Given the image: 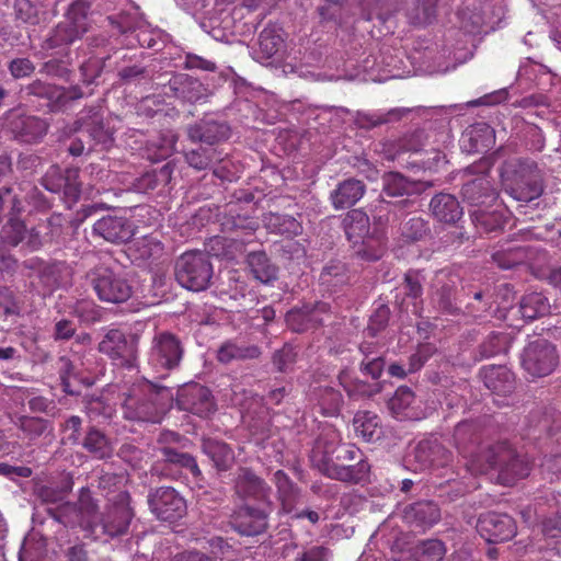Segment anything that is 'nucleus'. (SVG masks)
<instances>
[{
  "label": "nucleus",
  "instance_id": "nucleus-18",
  "mask_svg": "<svg viewBox=\"0 0 561 561\" xmlns=\"http://www.w3.org/2000/svg\"><path fill=\"white\" fill-rule=\"evenodd\" d=\"M285 32L278 24H267L259 34L257 49L252 57L259 62L282 59L285 51Z\"/></svg>",
  "mask_w": 561,
  "mask_h": 561
},
{
  "label": "nucleus",
  "instance_id": "nucleus-5",
  "mask_svg": "<svg viewBox=\"0 0 561 561\" xmlns=\"http://www.w3.org/2000/svg\"><path fill=\"white\" fill-rule=\"evenodd\" d=\"M178 283L190 290L206 289L214 275L209 253L203 251H186L178 257L174 265Z\"/></svg>",
  "mask_w": 561,
  "mask_h": 561
},
{
  "label": "nucleus",
  "instance_id": "nucleus-43",
  "mask_svg": "<svg viewBox=\"0 0 561 561\" xmlns=\"http://www.w3.org/2000/svg\"><path fill=\"white\" fill-rule=\"evenodd\" d=\"M353 247L356 255L360 259L366 261H377L385 252L386 241L383 234L375 229L367 237L360 239L357 245Z\"/></svg>",
  "mask_w": 561,
  "mask_h": 561
},
{
  "label": "nucleus",
  "instance_id": "nucleus-15",
  "mask_svg": "<svg viewBox=\"0 0 561 561\" xmlns=\"http://www.w3.org/2000/svg\"><path fill=\"white\" fill-rule=\"evenodd\" d=\"M477 531L489 543H497L514 538L517 527L510 515L488 512L479 517Z\"/></svg>",
  "mask_w": 561,
  "mask_h": 561
},
{
  "label": "nucleus",
  "instance_id": "nucleus-52",
  "mask_svg": "<svg viewBox=\"0 0 561 561\" xmlns=\"http://www.w3.org/2000/svg\"><path fill=\"white\" fill-rule=\"evenodd\" d=\"M439 0H414L408 11L410 23L415 26L428 25L436 19Z\"/></svg>",
  "mask_w": 561,
  "mask_h": 561
},
{
  "label": "nucleus",
  "instance_id": "nucleus-8",
  "mask_svg": "<svg viewBox=\"0 0 561 561\" xmlns=\"http://www.w3.org/2000/svg\"><path fill=\"white\" fill-rule=\"evenodd\" d=\"M87 280L103 302L122 304L133 295L129 282L121 273L105 265H98L89 271Z\"/></svg>",
  "mask_w": 561,
  "mask_h": 561
},
{
  "label": "nucleus",
  "instance_id": "nucleus-25",
  "mask_svg": "<svg viewBox=\"0 0 561 561\" xmlns=\"http://www.w3.org/2000/svg\"><path fill=\"white\" fill-rule=\"evenodd\" d=\"M461 194L463 199L473 206L490 205L497 198V193L486 174L466 182L461 187Z\"/></svg>",
  "mask_w": 561,
  "mask_h": 561
},
{
  "label": "nucleus",
  "instance_id": "nucleus-38",
  "mask_svg": "<svg viewBox=\"0 0 561 561\" xmlns=\"http://www.w3.org/2000/svg\"><path fill=\"white\" fill-rule=\"evenodd\" d=\"M274 482L277 488L282 510L287 514L291 513L300 496L299 488L283 470H277L274 473Z\"/></svg>",
  "mask_w": 561,
  "mask_h": 561
},
{
  "label": "nucleus",
  "instance_id": "nucleus-35",
  "mask_svg": "<svg viewBox=\"0 0 561 561\" xmlns=\"http://www.w3.org/2000/svg\"><path fill=\"white\" fill-rule=\"evenodd\" d=\"M82 446L93 458L99 460L108 459L114 453L111 439L94 426L88 430Z\"/></svg>",
  "mask_w": 561,
  "mask_h": 561
},
{
  "label": "nucleus",
  "instance_id": "nucleus-31",
  "mask_svg": "<svg viewBox=\"0 0 561 561\" xmlns=\"http://www.w3.org/2000/svg\"><path fill=\"white\" fill-rule=\"evenodd\" d=\"M365 185L362 181L348 179L340 183L331 192L330 199L335 209H344L355 205L364 195Z\"/></svg>",
  "mask_w": 561,
  "mask_h": 561
},
{
  "label": "nucleus",
  "instance_id": "nucleus-64",
  "mask_svg": "<svg viewBox=\"0 0 561 561\" xmlns=\"http://www.w3.org/2000/svg\"><path fill=\"white\" fill-rule=\"evenodd\" d=\"M344 4L345 0H321V4L317 8L320 23L333 22L340 24Z\"/></svg>",
  "mask_w": 561,
  "mask_h": 561
},
{
  "label": "nucleus",
  "instance_id": "nucleus-21",
  "mask_svg": "<svg viewBox=\"0 0 561 561\" xmlns=\"http://www.w3.org/2000/svg\"><path fill=\"white\" fill-rule=\"evenodd\" d=\"M329 306L325 302L314 305H304L300 308H294L286 313L287 327L294 332H306L316 329L323 323V313H327Z\"/></svg>",
  "mask_w": 561,
  "mask_h": 561
},
{
  "label": "nucleus",
  "instance_id": "nucleus-53",
  "mask_svg": "<svg viewBox=\"0 0 561 561\" xmlns=\"http://www.w3.org/2000/svg\"><path fill=\"white\" fill-rule=\"evenodd\" d=\"M382 186L383 193L391 197L411 195L416 191L415 183L398 172L386 173L382 178Z\"/></svg>",
  "mask_w": 561,
  "mask_h": 561
},
{
  "label": "nucleus",
  "instance_id": "nucleus-4",
  "mask_svg": "<svg viewBox=\"0 0 561 561\" xmlns=\"http://www.w3.org/2000/svg\"><path fill=\"white\" fill-rule=\"evenodd\" d=\"M502 185L516 201L529 202L542 192L537 163L529 159H511L501 169Z\"/></svg>",
  "mask_w": 561,
  "mask_h": 561
},
{
  "label": "nucleus",
  "instance_id": "nucleus-22",
  "mask_svg": "<svg viewBox=\"0 0 561 561\" xmlns=\"http://www.w3.org/2000/svg\"><path fill=\"white\" fill-rule=\"evenodd\" d=\"M93 233L112 243H124L133 237L134 229L127 218L108 215L93 225Z\"/></svg>",
  "mask_w": 561,
  "mask_h": 561
},
{
  "label": "nucleus",
  "instance_id": "nucleus-16",
  "mask_svg": "<svg viewBox=\"0 0 561 561\" xmlns=\"http://www.w3.org/2000/svg\"><path fill=\"white\" fill-rule=\"evenodd\" d=\"M178 407L201 417H207L216 410L210 390L199 383H188L178 392Z\"/></svg>",
  "mask_w": 561,
  "mask_h": 561
},
{
  "label": "nucleus",
  "instance_id": "nucleus-20",
  "mask_svg": "<svg viewBox=\"0 0 561 561\" xmlns=\"http://www.w3.org/2000/svg\"><path fill=\"white\" fill-rule=\"evenodd\" d=\"M456 286L457 276L453 273L440 270L435 274L431 286V295L433 302L443 312L453 314L458 310L456 306Z\"/></svg>",
  "mask_w": 561,
  "mask_h": 561
},
{
  "label": "nucleus",
  "instance_id": "nucleus-13",
  "mask_svg": "<svg viewBox=\"0 0 561 561\" xmlns=\"http://www.w3.org/2000/svg\"><path fill=\"white\" fill-rule=\"evenodd\" d=\"M147 502L150 512L161 522L175 523L187 512L185 499L172 486L151 489Z\"/></svg>",
  "mask_w": 561,
  "mask_h": 561
},
{
  "label": "nucleus",
  "instance_id": "nucleus-7",
  "mask_svg": "<svg viewBox=\"0 0 561 561\" xmlns=\"http://www.w3.org/2000/svg\"><path fill=\"white\" fill-rule=\"evenodd\" d=\"M272 510L271 488L248 471V537L265 533Z\"/></svg>",
  "mask_w": 561,
  "mask_h": 561
},
{
  "label": "nucleus",
  "instance_id": "nucleus-28",
  "mask_svg": "<svg viewBox=\"0 0 561 561\" xmlns=\"http://www.w3.org/2000/svg\"><path fill=\"white\" fill-rule=\"evenodd\" d=\"M412 112V107H394L386 113H366L357 111L354 116V124L360 129L369 130L382 124L399 122Z\"/></svg>",
  "mask_w": 561,
  "mask_h": 561
},
{
  "label": "nucleus",
  "instance_id": "nucleus-2",
  "mask_svg": "<svg viewBox=\"0 0 561 561\" xmlns=\"http://www.w3.org/2000/svg\"><path fill=\"white\" fill-rule=\"evenodd\" d=\"M484 462L472 461L474 474L488 473L490 470L499 472V480L503 484H512L518 479L526 478L530 472L529 462L520 457L506 442H497L484 449Z\"/></svg>",
  "mask_w": 561,
  "mask_h": 561
},
{
  "label": "nucleus",
  "instance_id": "nucleus-9",
  "mask_svg": "<svg viewBox=\"0 0 561 561\" xmlns=\"http://www.w3.org/2000/svg\"><path fill=\"white\" fill-rule=\"evenodd\" d=\"M160 453L163 458L153 466L156 474L179 481L186 479L190 473L194 484L203 486L204 477L194 456L169 446L160 448Z\"/></svg>",
  "mask_w": 561,
  "mask_h": 561
},
{
  "label": "nucleus",
  "instance_id": "nucleus-33",
  "mask_svg": "<svg viewBox=\"0 0 561 561\" xmlns=\"http://www.w3.org/2000/svg\"><path fill=\"white\" fill-rule=\"evenodd\" d=\"M330 479L345 483L357 484L365 482L370 473V465L367 459L359 456L357 460L347 463L345 467L339 466L329 470Z\"/></svg>",
  "mask_w": 561,
  "mask_h": 561
},
{
  "label": "nucleus",
  "instance_id": "nucleus-50",
  "mask_svg": "<svg viewBox=\"0 0 561 561\" xmlns=\"http://www.w3.org/2000/svg\"><path fill=\"white\" fill-rule=\"evenodd\" d=\"M90 11L91 3L89 1L75 0L69 4L65 13V21L84 35L89 31L88 16Z\"/></svg>",
  "mask_w": 561,
  "mask_h": 561
},
{
  "label": "nucleus",
  "instance_id": "nucleus-27",
  "mask_svg": "<svg viewBox=\"0 0 561 561\" xmlns=\"http://www.w3.org/2000/svg\"><path fill=\"white\" fill-rule=\"evenodd\" d=\"M209 254L227 262H243L245 260V244L241 240L216 236L206 244Z\"/></svg>",
  "mask_w": 561,
  "mask_h": 561
},
{
  "label": "nucleus",
  "instance_id": "nucleus-34",
  "mask_svg": "<svg viewBox=\"0 0 561 561\" xmlns=\"http://www.w3.org/2000/svg\"><path fill=\"white\" fill-rule=\"evenodd\" d=\"M264 227L272 233L293 238L301 234L302 225L295 217L278 213H267L262 217Z\"/></svg>",
  "mask_w": 561,
  "mask_h": 561
},
{
  "label": "nucleus",
  "instance_id": "nucleus-47",
  "mask_svg": "<svg viewBox=\"0 0 561 561\" xmlns=\"http://www.w3.org/2000/svg\"><path fill=\"white\" fill-rule=\"evenodd\" d=\"M248 265L253 277L261 283L267 284L277 277V267L270 262L264 252L248 254Z\"/></svg>",
  "mask_w": 561,
  "mask_h": 561
},
{
  "label": "nucleus",
  "instance_id": "nucleus-23",
  "mask_svg": "<svg viewBox=\"0 0 561 561\" xmlns=\"http://www.w3.org/2000/svg\"><path fill=\"white\" fill-rule=\"evenodd\" d=\"M403 519L411 527L424 530L439 522L440 510L432 501L416 502L404 508Z\"/></svg>",
  "mask_w": 561,
  "mask_h": 561
},
{
  "label": "nucleus",
  "instance_id": "nucleus-41",
  "mask_svg": "<svg viewBox=\"0 0 561 561\" xmlns=\"http://www.w3.org/2000/svg\"><path fill=\"white\" fill-rule=\"evenodd\" d=\"M471 217L476 228L485 233L502 230L508 220L506 213L500 209L488 211L479 208L471 214Z\"/></svg>",
  "mask_w": 561,
  "mask_h": 561
},
{
  "label": "nucleus",
  "instance_id": "nucleus-26",
  "mask_svg": "<svg viewBox=\"0 0 561 561\" xmlns=\"http://www.w3.org/2000/svg\"><path fill=\"white\" fill-rule=\"evenodd\" d=\"M484 386L500 396H507L515 389V376L506 366H484L480 370Z\"/></svg>",
  "mask_w": 561,
  "mask_h": 561
},
{
  "label": "nucleus",
  "instance_id": "nucleus-46",
  "mask_svg": "<svg viewBox=\"0 0 561 561\" xmlns=\"http://www.w3.org/2000/svg\"><path fill=\"white\" fill-rule=\"evenodd\" d=\"M351 279L348 267L345 263L334 260L330 261L320 274V283L328 288L335 289L348 284Z\"/></svg>",
  "mask_w": 561,
  "mask_h": 561
},
{
  "label": "nucleus",
  "instance_id": "nucleus-10",
  "mask_svg": "<svg viewBox=\"0 0 561 561\" xmlns=\"http://www.w3.org/2000/svg\"><path fill=\"white\" fill-rule=\"evenodd\" d=\"M138 342L139 337L136 334L127 336L119 329H111L103 335L98 350L114 364L134 368L138 358Z\"/></svg>",
  "mask_w": 561,
  "mask_h": 561
},
{
  "label": "nucleus",
  "instance_id": "nucleus-1",
  "mask_svg": "<svg viewBox=\"0 0 561 561\" xmlns=\"http://www.w3.org/2000/svg\"><path fill=\"white\" fill-rule=\"evenodd\" d=\"M168 399L167 387L148 380L136 382L125 393L122 403L123 415L131 421L159 423L165 413Z\"/></svg>",
  "mask_w": 561,
  "mask_h": 561
},
{
  "label": "nucleus",
  "instance_id": "nucleus-56",
  "mask_svg": "<svg viewBox=\"0 0 561 561\" xmlns=\"http://www.w3.org/2000/svg\"><path fill=\"white\" fill-rule=\"evenodd\" d=\"M14 424L28 440H35L47 431L49 422L42 417L21 415Z\"/></svg>",
  "mask_w": 561,
  "mask_h": 561
},
{
  "label": "nucleus",
  "instance_id": "nucleus-12",
  "mask_svg": "<svg viewBox=\"0 0 561 561\" xmlns=\"http://www.w3.org/2000/svg\"><path fill=\"white\" fill-rule=\"evenodd\" d=\"M559 365L557 347L547 340L538 339L527 344L522 354V367L533 378H542Z\"/></svg>",
  "mask_w": 561,
  "mask_h": 561
},
{
  "label": "nucleus",
  "instance_id": "nucleus-29",
  "mask_svg": "<svg viewBox=\"0 0 561 561\" xmlns=\"http://www.w3.org/2000/svg\"><path fill=\"white\" fill-rule=\"evenodd\" d=\"M83 35L65 20L55 25L42 44L43 50L65 51Z\"/></svg>",
  "mask_w": 561,
  "mask_h": 561
},
{
  "label": "nucleus",
  "instance_id": "nucleus-40",
  "mask_svg": "<svg viewBox=\"0 0 561 561\" xmlns=\"http://www.w3.org/2000/svg\"><path fill=\"white\" fill-rule=\"evenodd\" d=\"M311 400H316L320 412L324 416H334L340 413L343 405L341 392L332 387H319L311 393Z\"/></svg>",
  "mask_w": 561,
  "mask_h": 561
},
{
  "label": "nucleus",
  "instance_id": "nucleus-55",
  "mask_svg": "<svg viewBox=\"0 0 561 561\" xmlns=\"http://www.w3.org/2000/svg\"><path fill=\"white\" fill-rule=\"evenodd\" d=\"M27 95L45 99L49 102L53 111L57 110V100L60 98L59 85L44 82L42 80H34L24 88Z\"/></svg>",
  "mask_w": 561,
  "mask_h": 561
},
{
  "label": "nucleus",
  "instance_id": "nucleus-36",
  "mask_svg": "<svg viewBox=\"0 0 561 561\" xmlns=\"http://www.w3.org/2000/svg\"><path fill=\"white\" fill-rule=\"evenodd\" d=\"M345 234L353 245H357L359 240L370 233V224L368 215L362 209L350 210L343 219Z\"/></svg>",
  "mask_w": 561,
  "mask_h": 561
},
{
  "label": "nucleus",
  "instance_id": "nucleus-44",
  "mask_svg": "<svg viewBox=\"0 0 561 561\" xmlns=\"http://www.w3.org/2000/svg\"><path fill=\"white\" fill-rule=\"evenodd\" d=\"M337 379L347 396L354 400L371 397L379 391L377 385H371L357 377H353L348 370H342Z\"/></svg>",
  "mask_w": 561,
  "mask_h": 561
},
{
  "label": "nucleus",
  "instance_id": "nucleus-59",
  "mask_svg": "<svg viewBox=\"0 0 561 561\" xmlns=\"http://www.w3.org/2000/svg\"><path fill=\"white\" fill-rule=\"evenodd\" d=\"M506 344L507 343L505 334L496 332L490 333L485 337V340L479 345V356L476 357V360L490 358L505 352L507 348Z\"/></svg>",
  "mask_w": 561,
  "mask_h": 561
},
{
  "label": "nucleus",
  "instance_id": "nucleus-48",
  "mask_svg": "<svg viewBox=\"0 0 561 561\" xmlns=\"http://www.w3.org/2000/svg\"><path fill=\"white\" fill-rule=\"evenodd\" d=\"M216 142H199L198 147L185 153L187 163L197 169L205 170L215 161L220 160V153L214 147Z\"/></svg>",
  "mask_w": 561,
  "mask_h": 561
},
{
  "label": "nucleus",
  "instance_id": "nucleus-60",
  "mask_svg": "<svg viewBox=\"0 0 561 561\" xmlns=\"http://www.w3.org/2000/svg\"><path fill=\"white\" fill-rule=\"evenodd\" d=\"M138 259L149 261L158 260L164 251L163 243L154 236H145L135 244Z\"/></svg>",
  "mask_w": 561,
  "mask_h": 561
},
{
  "label": "nucleus",
  "instance_id": "nucleus-49",
  "mask_svg": "<svg viewBox=\"0 0 561 561\" xmlns=\"http://www.w3.org/2000/svg\"><path fill=\"white\" fill-rule=\"evenodd\" d=\"M548 299L540 293H530L523 296L519 302V313L525 320H535L549 312Z\"/></svg>",
  "mask_w": 561,
  "mask_h": 561
},
{
  "label": "nucleus",
  "instance_id": "nucleus-6",
  "mask_svg": "<svg viewBox=\"0 0 561 561\" xmlns=\"http://www.w3.org/2000/svg\"><path fill=\"white\" fill-rule=\"evenodd\" d=\"M183 355L184 347L178 335L169 331H158L151 340L147 364L163 378L180 366Z\"/></svg>",
  "mask_w": 561,
  "mask_h": 561
},
{
  "label": "nucleus",
  "instance_id": "nucleus-57",
  "mask_svg": "<svg viewBox=\"0 0 561 561\" xmlns=\"http://www.w3.org/2000/svg\"><path fill=\"white\" fill-rule=\"evenodd\" d=\"M27 228L18 215L8 216V222L1 230V238L4 243L16 247L26 239Z\"/></svg>",
  "mask_w": 561,
  "mask_h": 561
},
{
  "label": "nucleus",
  "instance_id": "nucleus-61",
  "mask_svg": "<svg viewBox=\"0 0 561 561\" xmlns=\"http://www.w3.org/2000/svg\"><path fill=\"white\" fill-rule=\"evenodd\" d=\"M354 428L357 435L370 442L378 430V416L369 412H358L354 417Z\"/></svg>",
  "mask_w": 561,
  "mask_h": 561
},
{
  "label": "nucleus",
  "instance_id": "nucleus-30",
  "mask_svg": "<svg viewBox=\"0 0 561 561\" xmlns=\"http://www.w3.org/2000/svg\"><path fill=\"white\" fill-rule=\"evenodd\" d=\"M169 88L175 98L190 103L198 102L206 96V88L203 83L184 73L174 76L169 81Z\"/></svg>",
  "mask_w": 561,
  "mask_h": 561
},
{
  "label": "nucleus",
  "instance_id": "nucleus-3",
  "mask_svg": "<svg viewBox=\"0 0 561 561\" xmlns=\"http://www.w3.org/2000/svg\"><path fill=\"white\" fill-rule=\"evenodd\" d=\"M340 433L333 427H327L317 438L310 454V461L323 476L330 478L329 470L357 460L363 456L359 448L353 444L341 442Z\"/></svg>",
  "mask_w": 561,
  "mask_h": 561
},
{
  "label": "nucleus",
  "instance_id": "nucleus-24",
  "mask_svg": "<svg viewBox=\"0 0 561 561\" xmlns=\"http://www.w3.org/2000/svg\"><path fill=\"white\" fill-rule=\"evenodd\" d=\"M432 216L439 222L455 225L462 215L463 209L456 196L448 193H439L430 202Z\"/></svg>",
  "mask_w": 561,
  "mask_h": 561
},
{
  "label": "nucleus",
  "instance_id": "nucleus-58",
  "mask_svg": "<svg viewBox=\"0 0 561 561\" xmlns=\"http://www.w3.org/2000/svg\"><path fill=\"white\" fill-rule=\"evenodd\" d=\"M550 450L543 455L540 462L542 477L550 482L561 480V453L549 444Z\"/></svg>",
  "mask_w": 561,
  "mask_h": 561
},
{
  "label": "nucleus",
  "instance_id": "nucleus-39",
  "mask_svg": "<svg viewBox=\"0 0 561 561\" xmlns=\"http://www.w3.org/2000/svg\"><path fill=\"white\" fill-rule=\"evenodd\" d=\"M425 280L424 275L419 270H409L404 274L403 278V293L407 298L413 300L412 313L421 316L423 310V283Z\"/></svg>",
  "mask_w": 561,
  "mask_h": 561
},
{
  "label": "nucleus",
  "instance_id": "nucleus-54",
  "mask_svg": "<svg viewBox=\"0 0 561 561\" xmlns=\"http://www.w3.org/2000/svg\"><path fill=\"white\" fill-rule=\"evenodd\" d=\"M71 313L84 324L99 322L103 316L102 308L92 299L77 300L71 307Z\"/></svg>",
  "mask_w": 561,
  "mask_h": 561
},
{
  "label": "nucleus",
  "instance_id": "nucleus-37",
  "mask_svg": "<svg viewBox=\"0 0 561 561\" xmlns=\"http://www.w3.org/2000/svg\"><path fill=\"white\" fill-rule=\"evenodd\" d=\"M14 14L16 20L30 25H39L48 22V13L43 1L15 0Z\"/></svg>",
  "mask_w": 561,
  "mask_h": 561
},
{
  "label": "nucleus",
  "instance_id": "nucleus-14",
  "mask_svg": "<svg viewBox=\"0 0 561 561\" xmlns=\"http://www.w3.org/2000/svg\"><path fill=\"white\" fill-rule=\"evenodd\" d=\"M482 437L481 423L478 421H463L456 425L454 431V442L459 454L467 458L465 463L467 470L474 474L472 461L480 460L484 462V450L478 453Z\"/></svg>",
  "mask_w": 561,
  "mask_h": 561
},
{
  "label": "nucleus",
  "instance_id": "nucleus-45",
  "mask_svg": "<svg viewBox=\"0 0 561 561\" xmlns=\"http://www.w3.org/2000/svg\"><path fill=\"white\" fill-rule=\"evenodd\" d=\"M171 180V171L168 165L160 168L159 170H152L144 173L137 178L134 182L135 191L139 193H150L164 187Z\"/></svg>",
  "mask_w": 561,
  "mask_h": 561
},
{
  "label": "nucleus",
  "instance_id": "nucleus-51",
  "mask_svg": "<svg viewBox=\"0 0 561 561\" xmlns=\"http://www.w3.org/2000/svg\"><path fill=\"white\" fill-rule=\"evenodd\" d=\"M415 400L414 392L409 387H399L388 402V408L398 420L412 417L410 408Z\"/></svg>",
  "mask_w": 561,
  "mask_h": 561
},
{
  "label": "nucleus",
  "instance_id": "nucleus-17",
  "mask_svg": "<svg viewBox=\"0 0 561 561\" xmlns=\"http://www.w3.org/2000/svg\"><path fill=\"white\" fill-rule=\"evenodd\" d=\"M45 190L51 193H61L65 198L75 203L81 193V184L79 182V171L76 169H67L62 171L57 165H51L42 179Z\"/></svg>",
  "mask_w": 561,
  "mask_h": 561
},
{
  "label": "nucleus",
  "instance_id": "nucleus-62",
  "mask_svg": "<svg viewBox=\"0 0 561 561\" xmlns=\"http://www.w3.org/2000/svg\"><path fill=\"white\" fill-rule=\"evenodd\" d=\"M446 549L443 541L438 539L425 540L416 549L417 561H440Z\"/></svg>",
  "mask_w": 561,
  "mask_h": 561
},
{
  "label": "nucleus",
  "instance_id": "nucleus-11",
  "mask_svg": "<svg viewBox=\"0 0 561 561\" xmlns=\"http://www.w3.org/2000/svg\"><path fill=\"white\" fill-rule=\"evenodd\" d=\"M131 497L127 491L117 492L108 499L101 516L103 534L111 537H121L128 533L135 512L130 505Z\"/></svg>",
  "mask_w": 561,
  "mask_h": 561
},
{
  "label": "nucleus",
  "instance_id": "nucleus-19",
  "mask_svg": "<svg viewBox=\"0 0 561 561\" xmlns=\"http://www.w3.org/2000/svg\"><path fill=\"white\" fill-rule=\"evenodd\" d=\"M414 459L420 469H438L447 467L453 459L451 453L437 437H428L419 442L414 450Z\"/></svg>",
  "mask_w": 561,
  "mask_h": 561
},
{
  "label": "nucleus",
  "instance_id": "nucleus-42",
  "mask_svg": "<svg viewBox=\"0 0 561 561\" xmlns=\"http://www.w3.org/2000/svg\"><path fill=\"white\" fill-rule=\"evenodd\" d=\"M203 451L213 460L215 467L220 471L230 469L234 461L233 450L226 443L219 440H204Z\"/></svg>",
  "mask_w": 561,
  "mask_h": 561
},
{
  "label": "nucleus",
  "instance_id": "nucleus-63",
  "mask_svg": "<svg viewBox=\"0 0 561 561\" xmlns=\"http://www.w3.org/2000/svg\"><path fill=\"white\" fill-rule=\"evenodd\" d=\"M48 515L66 527H75L79 524L77 505L70 502L62 503L56 508H49Z\"/></svg>",
  "mask_w": 561,
  "mask_h": 561
},
{
  "label": "nucleus",
  "instance_id": "nucleus-32",
  "mask_svg": "<svg viewBox=\"0 0 561 561\" xmlns=\"http://www.w3.org/2000/svg\"><path fill=\"white\" fill-rule=\"evenodd\" d=\"M231 137V128L226 122L213 118L203 119L188 128L190 140H226Z\"/></svg>",
  "mask_w": 561,
  "mask_h": 561
}]
</instances>
